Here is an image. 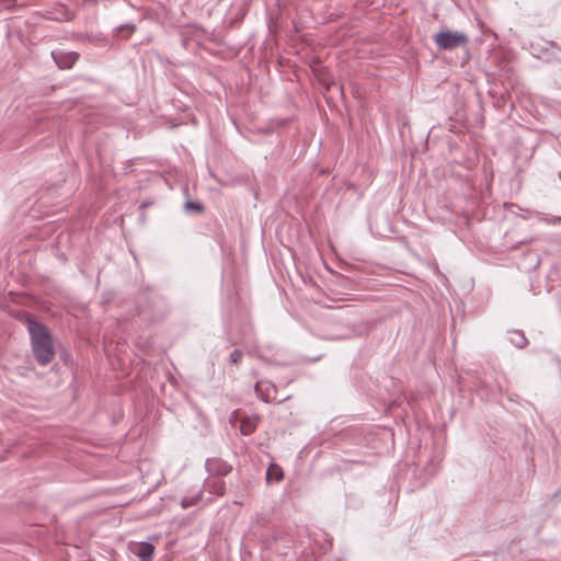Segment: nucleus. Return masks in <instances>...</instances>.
Here are the masks:
<instances>
[{"label": "nucleus", "mask_w": 561, "mask_h": 561, "mask_svg": "<svg viewBox=\"0 0 561 561\" xmlns=\"http://www.w3.org/2000/svg\"><path fill=\"white\" fill-rule=\"evenodd\" d=\"M206 469L209 472V474L226 476L232 470V467L221 459L211 458L207 459Z\"/></svg>", "instance_id": "nucleus-3"}, {"label": "nucleus", "mask_w": 561, "mask_h": 561, "mask_svg": "<svg viewBox=\"0 0 561 561\" xmlns=\"http://www.w3.org/2000/svg\"><path fill=\"white\" fill-rule=\"evenodd\" d=\"M272 390H274V388L268 382L257 381L255 383V391L257 396L265 402H268L273 399L271 394Z\"/></svg>", "instance_id": "nucleus-7"}, {"label": "nucleus", "mask_w": 561, "mask_h": 561, "mask_svg": "<svg viewBox=\"0 0 561 561\" xmlns=\"http://www.w3.org/2000/svg\"><path fill=\"white\" fill-rule=\"evenodd\" d=\"M51 57L59 68L68 69L78 59V54L75 51H53Z\"/></svg>", "instance_id": "nucleus-4"}, {"label": "nucleus", "mask_w": 561, "mask_h": 561, "mask_svg": "<svg viewBox=\"0 0 561 561\" xmlns=\"http://www.w3.org/2000/svg\"><path fill=\"white\" fill-rule=\"evenodd\" d=\"M266 479L268 481H271V480L280 481L283 479L282 468L276 465H271L266 472Z\"/></svg>", "instance_id": "nucleus-9"}, {"label": "nucleus", "mask_w": 561, "mask_h": 561, "mask_svg": "<svg viewBox=\"0 0 561 561\" xmlns=\"http://www.w3.org/2000/svg\"><path fill=\"white\" fill-rule=\"evenodd\" d=\"M125 27H126V28L128 27V28L130 30V32H133V31H134V28H135V26H134V25H130V26H129V25H125V26H121V27H119V31H121V30H123V28H125Z\"/></svg>", "instance_id": "nucleus-15"}, {"label": "nucleus", "mask_w": 561, "mask_h": 561, "mask_svg": "<svg viewBox=\"0 0 561 561\" xmlns=\"http://www.w3.org/2000/svg\"><path fill=\"white\" fill-rule=\"evenodd\" d=\"M242 358V353L239 350H234L230 355V362L238 364Z\"/></svg>", "instance_id": "nucleus-12"}, {"label": "nucleus", "mask_w": 561, "mask_h": 561, "mask_svg": "<svg viewBox=\"0 0 561 561\" xmlns=\"http://www.w3.org/2000/svg\"><path fill=\"white\" fill-rule=\"evenodd\" d=\"M208 488L211 493L217 495H222L225 492V486L222 481H214L208 483Z\"/></svg>", "instance_id": "nucleus-10"}, {"label": "nucleus", "mask_w": 561, "mask_h": 561, "mask_svg": "<svg viewBox=\"0 0 561 561\" xmlns=\"http://www.w3.org/2000/svg\"><path fill=\"white\" fill-rule=\"evenodd\" d=\"M14 4V0H0V10L10 9Z\"/></svg>", "instance_id": "nucleus-13"}, {"label": "nucleus", "mask_w": 561, "mask_h": 561, "mask_svg": "<svg viewBox=\"0 0 561 561\" xmlns=\"http://www.w3.org/2000/svg\"><path fill=\"white\" fill-rule=\"evenodd\" d=\"M28 332L31 335L33 354L37 363L43 366L49 364L55 356V350L53 339L47 329L43 324L30 320Z\"/></svg>", "instance_id": "nucleus-1"}, {"label": "nucleus", "mask_w": 561, "mask_h": 561, "mask_svg": "<svg viewBox=\"0 0 561 561\" xmlns=\"http://www.w3.org/2000/svg\"><path fill=\"white\" fill-rule=\"evenodd\" d=\"M185 208L186 209H195V210H201L202 209V206L197 203H194V202H187L185 204Z\"/></svg>", "instance_id": "nucleus-14"}, {"label": "nucleus", "mask_w": 561, "mask_h": 561, "mask_svg": "<svg viewBox=\"0 0 561 561\" xmlns=\"http://www.w3.org/2000/svg\"><path fill=\"white\" fill-rule=\"evenodd\" d=\"M510 342L518 348L527 345V339L522 331L513 330L508 332Z\"/></svg>", "instance_id": "nucleus-8"}, {"label": "nucleus", "mask_w": 561, "mask_h": 561, "mask_svg": "<svg viewBox=\"0 0 561 561\" xmlns=\"http://www.w3.org/2000/svg\"><path fill=\"white\" fill-rule=\"evenodd\" d=\"M198 497H199V496H197V497H192V499H183V500L181 501V505H182V507H183V508H187V507L193 506V505L197 502Z\"/></svg>", "instance_id": "nucleus-11"}, {"label": "nucleus", "mask_w": 561, "mask_h": 561, "mask_svg": "<svg viewBox=\"0 0 561 561\" xmlns=\"http://www.w3.org/2000/svg\"><path fill=\"white\" fill-rule=\"evenodd\" d=\"M259 416L257 415H252V416H247V417H243L241 420V424H240V431L243 435H250L252 434L256 426H257V423H259Z\"/></svg>", "instance_id": "nucleus-6"}, {"label": "nucleus", "mask_w": 561, "mask_h": 561, "mask_svg": "<svg viewBox=\"0 0 561 561\" xmlns=\"http://www.w3.org/2000/svg\"><path fill=\"white\" fill-rule=\"evenodd\" d=\"M130 551L139 558L140 561H151L154 547L148 542L134 543Z\"/></svg>", "instance_id": "nucleus-5"}, {"label": "nucleus", "mask_w": 561, "mask_h": 561, "mask_svg": "<svg viewBox=\"0 0 561 561\" xmlns=\"http://www.w3.org/2000/svg\"><path fill=\"white\" fill-rule=\"evenodd\" d=\"M434 42L438 48L444 50H451L466 46L468 43V36L462 32H451L446 30L437 33L434 37Z\"/></svg>", "instance_id": "nucleus-2"}]
</instances>
